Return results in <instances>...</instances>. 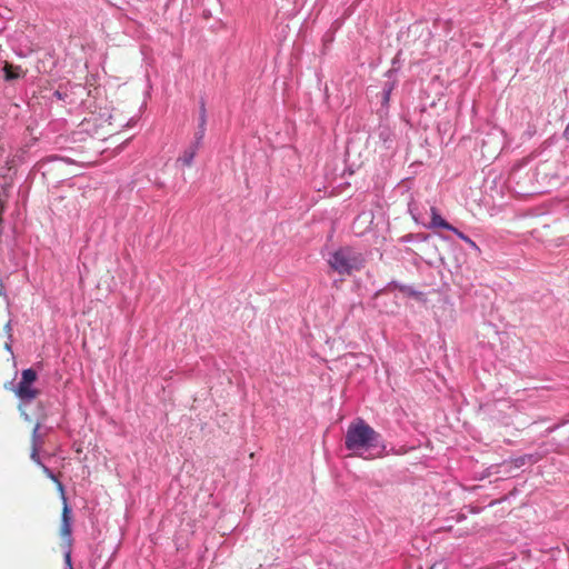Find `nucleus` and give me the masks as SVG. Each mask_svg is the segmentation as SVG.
<instances>
[{"instance_id":"1","label":"nucleus","mask_w":569,"mask_h":569,"mask_svg":"<svg viewBox=\"0 0 569 569\" xmlns=\"http://www.w3.org/2000/svg\"><path fill=\"white\" fill-rule=\"evenodd\" d=\"M379 442L380 435L361 418L349 425L345 437L346 448L352 451L373 448Z\"/></svg>"},{"instance_id":"18","label":"nucleus","mask_w":569,"mask_h":569,"mask_svg":"<svg viewBox=\"0 0 569 569\" xmlns=\"http://www.w3.org/2000/svg\"><path fill=\"white\" fill-rule=\"evenodd\" d=\"M70 569H73V568H70Z\"/></svg>"},{"instance_id":"11","label":"nucleus","mask_w":569,"mask_h":569,"mask_svg":"<svg viewBox=\"0 0 569 569\" xmlns=\"http://www.w3.org/2000/svg\"><path fill=\"white\" fill-rule=\"evenodd\" d=\"M206 122H207L206 107H204V102L202 101L201 106H200L199 127L200 128L206 127Z\"/></svg>"},{"instance_id":"17","label":"nucleus","mask_w":569,"mask_h":569,"mask_svg":"<svg viewBox=\"0 0 569 569\" xmlns=\"http://www.w3.org/2000/svg\"><path fill=\"white\" fill-rule=\"evenodd\" d=\"M565 136L568 137L569 136V123L567 124L566 129H565Z\"/></svg>"},{"instance_id":"15","label":"nucleus","mask_w":569,"mask_h":569,"mask_svg":"<svg viewBox=\"0 0 569 569\" xmlns=\"http://www.w3.org/2000/svg\"><path fill=\"white\" fill-rule=\"evenodd\" d=\"M519 171H520V167L519 168H515L511 173H510V179L511 180H517V178L519 177Z\"/></svg>"},{"instance_id":"16","label":"nucleus","mask_w":569,"mask_h":569,"mask_svg":"<svg viewBox=\"0 0 569 569\" xmlns=\"http://www.w3.org/2000/svg\"><path fill=\"white\" fill-rule=\"evenodd\" d=\"M54 96H56L58 99H63L62 93H61L59 90H57V91L54 92Z\"/></svg>"},{"instance_id":"7","label":"nucleus","mask_w":569,"mask_h":569,"mask_svg":"<svg viewBox=\"0 0 569 569\" xmlns=\"http://www.w3.org/2000/svg\"><path fill=\"white\" fill-rule=\"evenodd\" d=\"M197 146H192L189 149L184 150L182 156L179 158V161H181L183 166L190 167L197 153Z\"/></svg>"},{"instance_id":"10","label":"nucleus","mask_w":569,"mask_h":569,"mask_svg":"<svg viewBox=\"0 0 569 569\" xmlns=\"http://www.w3.org/2000/svg\"><path fill=\"white\" fill-rule=\"evenodd\" d=\"M62 500H63V508H62L61 521L67 520V522H71L72 521L71 510L67 503V498L64 497V495H62Z\"/></svg>"},{"instance_id":"8","label":"nucleus","mask_w":569,"mask_h":569,"mask_svg":"<svg viewBox=\"0 0 569 569\" xmlns=\"http://www.w3.org/2000/svg\"><path fill=\"white\" fill-rule=\"evenodd\" d=\"M38 431H39V425H36L32 432V451H31V459L36 461L37 463H40L39 453H38Z\"/></svg>"},{"instance_id":"12","label":"nucleus","mask_w":569,"mask_h":569,"mask_svg":"<svg viewBox=\"0 0 569 569\" xmlns=\"http://www.w3.org/2000/svg\"><path fill=\"white\" fill-rule=\"evenodd\" d=\"M462 241L467 242L469 246L471 247H477L475 241H472L469 237H467L466 234H463L461 231H459L458 229L455 228V230H452Z\"/></svg>"},{"instance_id":"14","label":"nucleus","mask_w":569,"mask_h":569,"mask_svg":"<svg viewBox=\"0 0 569 569\" xmlns=\"http://www.w3.org/2000/svg\"><path fill=\"white\" fill-rule=\"evenodd\" d=\"M64 562H66V569H70L72 568V562H71V551L68 550L66 553H64Z\"/></svg>"},{"instance_id":"13","label":"nucleus","mask_w":569,"mask_h":569,"mask_svg":"<svg viewBox=\"0 0 569 569\" xmlns=\"http://www.w3.org/2000/svg\"><path fill=\"white\" fill-rule=\"evenodd\" d=\"M204 131H206V127H202V128H198V131L196 132V139H197V143L194 146L198 147V144L200 143L201 139L203 138L204 136Z\"/></svg>"},{"instance_id":"6","label":"nucleus","mask_w":569,"mask_h":569,"mask_svg":"<svg viewBox=\"0 0 569 569\" xmlns=\"http://www.w3.org/2000/svg\"><path fill=\"white\" fill-rule=\"evenodd\" d=\"M431 227H439L447 230H455V227H452L450 223H448L438 212V210L432 207L431 208Z\"/></svg>"},{"instance_id":"2","label":"nucleus","mask_w":569,"mask_h":569,"mask_svg":"<svg viewBox=\"0 0 569 569\" xmlns=\"http://www.w3.org/2000/svg\"><path fill=\"white\" fill-rule=\"evenodd\" d=\"M332 270L341 276H350L360 271L366 263L363 254L352 247H341L328 260Z\"/></svg>"},{"instance_id":"4","label":"nucleus","mask_w":569,"mask_h":569,"mask_svg":"<svg viewBox=\"0 0 569 569\" xmlns=\"http://www.w3.org/2000/svg\"><path fill=\"white\" fill-rule=\"evenodd\" d=\"M119 112L111 113L109 116L110 134L118 133L121 129L131 126L133 118H123Z\"/></svg>"},{"instance_id":"5","label":"nucleus","mask_w":569,"mask_h":569,"mask_svg":"<svg viewBox=\"0 0 569 569\" xmlns=\"http://www.w3.org/2000/svg\"><path fill=\"white\" fill-rule=\"evenodd\" d=\"M3 71H4V79L7 81L16 80L23 76V72H22V69L20 66H13L9 62L4 63Z\"/></svg>"},{"instance_id":"3","label":"nucleus","mask_w":569,"mask_h":569,"mask_svg":"<svg viewBox=\"0 0 569 569\" xmlns=\"http://www.w3.org/2000/svg\"><path fill=\"white\" fill-rule=\"evenodd\" d=\"M37 379V372L29 368L22 371L21 380L16 389V395L26 401L33 400L37 398L39 391L31 387Z\"/></svg>"},{"instance_id":"9","label":"nucleus","mask_w":569,"mask_h":569,"mask_svg":"<svg viewBox=\"0 0 569 569\" xmlns=\"http://www.w3.org/2000/svg\"><path fill=\"white\" fill-rule=\"evenodd\" d=\"M60 536L67 541V545H71V522L61 521Z\"/></svg>"}]
</instances>
